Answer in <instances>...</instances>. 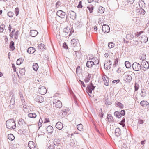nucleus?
Instances as JSON below:
<instances>
[{
	"label": "nucleus",
	"mask_w": 149,
	"mask_h": 149,
	"mask_svg": "<svg viewBox=\"0 0 149 149\" xmlns=\"http://www.w3.org/2000/svg\"><path fill=\"white\" fill-rule=\"evenodd\" d=\"M6 127L8 129L11 128L14 129L16 127V124L13 119L7 120L6 121Z\"/></svg>",
	"instance_id": "obj_1"
},
{
	"label": "nucleus",
	"mask_w": 149,
	"mask_h": 149,
	"mask_svg": "<svg viewBox=\"0 0 149 149\" xmlns=\"http://www.w3.org/2000/svg\"><path fill=\"white\" fill-rule=\"evenodd\" d=\"M132 67L134 70L138 71L142 69V66L141 64L137 62H134L132 65Z\"/></svg>",
	"instance_id": "obj_2"
},
{
	"label": "nucleus",
	"mask_w": 149,
	"mask_h": 149,
	"mask_svg": "<svg viewBox=\"0 0 149 149\" xmlns=\"http://www.w3.org/2000/svg\"><path fill=\"white\" fill-rule=\"evenodd\" d=\"M95 87V86H93L92 83H90L88 85L86 88V91L89 96H90V94L92 93V91L94 89Z\"/></svg>",
	"instance_id": "obj_3"
},
{
	"label": "nucleus",
	"mask_w": 149,
	"mask_h": 149,
	"mask_svg": "<svg viewBox=\"0 0 149 149\" xmlns=\"http://www.w3.org/2000/svg\"><path fill=\"white\" fill-rule=\"evenodd\" d=\"M142 66V70L146 71L149 68V63L146 61H143L141 63Z\"/></svg>",
	"instance_id": "obj_4"
},
{
	"label": "nucleus",
	"mask_w": 149,
	"mask_h": 149,
	"mask_svg": "<svg viewBox=\"0 0 149 149\" xmlns=\"http://www.w3.org/2000/svg\"><path fill=\"white\" fill-rule=\"evenodd\" d=\"M38 91L40 94L44 95L47 92V90L45 87L44 86H40L38 88Z\"/></svg>",
	"instance_id": "obj_5"
},
{
	"label": "nucleus",
	"mask_w": 149,
	"mask_h": 149,
	"mask_svg": "<svg viewBox=\"0 0 149 149\" xmlns=\"http://www.w3.org/2000/svg\"><path fill=\"white\" fill-rule=\"evenodd\" d=\"M53 105L54 107L55 106L56 107L59 108L62 107V106L61 102L59 100H54Z\"/></svg>",
	"instance_id": "obj_6"
},
{
	"label": "nucleus",
	"mask_w": 149,
	"mask_h": 149,
	"mask_svg": "<svg viewBox=\"0 0 149 149\" xmlns=\"http://www.w3.org/2000/svg\"><path fill=\"white\" fill-rule=\"evenodd\" d=\"M70 43L71 46L74 47L78 45L79 42L78 39L74 38L71 40Z\"/></svg>",
	"instance_id": "obj_7"
},
{
	"label": "nucleus",
	"mask_w": 149,
	"mask_h": 149,
	"mask_svg": "<svg viewBox=\"0 0 149 149\" xmlns=\"http://www.w3.org/2000/svg\"><path fill=\"white\" fill-rule=\"evenodd\" d=\"M56 15L61 18H64L65 16V13L62 10L58 11Z\"/></svg>",
	"instance_id": "obj_8"
},
{
	"label": "nucleus",
	"mask_w": 149,
	"mask_h": 149,
	"mask_svg": "<svg viewBox=\"0 0 149 149\" xmlns=\"http://www.w3.org/2000/svg\"><path fill=\"white\" fill-rule=\"evenodd\" d=\"M102 79L104 81V84L108 86L109 85V82L108 77L105 74L102 77Z\"/></svg>",
	"instance_id": "obj_9"
},
{
	"label": "nucleus",
	"mask_w": 149,
	"mask_h": 149,
	"mask_svg": "<svg viewBox=\"0 0 149 149\" xmlns=\"http://www.w3.org/2000/svg\"><path fill=\"white\" fill-rule=\"evenodd\" d=\"M139 40L142 43L143 42L146 43L148 41V38L146 35H143L141 36H139Z\"/></svg>",
	"instance_id": "obj_10"
},
{
	"label": "nucleus",
	"mask_w": 149,
	"mask_h": 149,
	"mask_svg": "<svg viewBox=\"0 0 149 149\" xmlns=\"http://www.w3.org/2000/svg\"><path fill=\"white\" fill-rule=\"evenodd\" d=\"M102 29L104 33H108L110 31V28L108 25L104 24L102 26Z\"/></svg>",
	"instance_id": "obj_11"
},
{
	"label": "nucleus",
	"mask_w": 149,
	"mask_h": 149,
	"mask_svg": "<svg viewBox=\"0 0 149 149\" xmlns=\"http://www.w3.org/2000/svg\"><path fill=\"white\" fill-rule=\"evenodd\" d=\"M28 145L30 149H38L36 147L35 143L32 141H30L29 142Z\"/></svg>",
	"instance_id": "obj_12"
},
{
	"label": "nucleus",
	"mask_w": 149,
	"mask_h": 149,
	"mask_svg": "<svg viewBox=\"0 0 149 149\" xmlns=\"http://www.w3.org/2000/svg\"><path fill=\"white\" fill-rule=\"evenodd\" d=\"M36 100L37 102L41 103L43 102L44 100L43 97L42 96L37 95L36 98Z\"/></svg>",
	"instance_id": "obj_13"
},
{
	"label": "nucleus",
	"mask_w": 149,
	"mask_h": 149,
	"mask_svg": "<svg viewBox=\"0 0 149 149\" xmlns=\"http://www.w3.org/2000/svg\"><path fill=\"white\" fill-rule=\"evenodd\" d=\"M69 17L71 19H74L76 17V13L73 11H71L68 14Z\"/></svg>",
	"instance_id": "obj_14"
},
{
	"label": "nucleus",
	"mask_w": 149,
	"mask_h": 149,
	"mask_svg": "<svg viewBox=\"0 0 149 149\" xmlns=\"http://www.w3.org/2000/svg\"><path fill=\"white\" fill-rule=\"evenodd\" d=\"M131 74H126L125 75V77L127 80V82H128L129 83H130L132 81V78L131 77V75H132V74H133L134 73L131 72Z\"/></svg>",
	"instance_id": "obj_15"
},
{
	"label": "nucleus",
	"mask_w": 149,
	"mask_h": 149,
	"mask_svg": "<svg viewBox=\"0 0 149 149\" xmlns=\"http://www.w3.org/2000/svg\"><path fill=\"white\" fill-rule=\"evenodd\" d=\"M46 130L48 134H52L53 131V127L50 125L48 126L46 128Z\"/></svg>",
	"instance_id": "obj_16"
},
{
	"label": "nucleus",
	"mask_w": 149,
	"mask_h": 149,
	"mask_svg": "<svg viewBox=\"0 0 149 149\" xmlns=\"http://www.w3.org/2000/svg\"><path fill=\"white\" fill-rule=\"evenodd\" d=\"M107 63L104 64V67H105V65L106 66V68L107 69H109L111 66V61L110 60H109Z\"/></svg>",
	"instance_id": "obj_17"
},
{
	"label": "nucleus",
	"mask_w": 149,
	"mask_h": 149,
	"mask_svg": "<svg viewBox=\"0 0 149 149\" xmlns=\"http://www.w3.org/2000/svg\"><path fill=\"white\" fill-rule=\"evenodd\" d=\"M61 143V141L58 139H54V142L53 144L54 146H56V147H57Z\"/></svg>",
	"instance_id": "obj_18"
},
{
	"label": "nucleus",
	"mask_w": 149,
	"mask_h": 149,
	"mask_svg": "<svg viewBox=\"0 0 149 149\" xmlns=\"http://www.w3.org/2000/svg\"><path fill=\"white\" fill-rule=\"evenodd\" d=\"M140 104L141 106L144 107H148L149 103L147 101L143 100L141 102Z\"/></svg>",
	"instance_id": "obj_19"
},
{
	"label": "nucleus",
	"mask_w": 149,
	"mask_h": 149,
	"mask_svg": "<svg viewBox=\"0 0 149 149\" xmlns=\"http://www.w3.org/2000/svg\"><path fill=\"white\" fill-rule=\"evenodd\" d=\"M91 74L88 72H86V77L84 79V81L85 82L87 83L89 81L90 78L91 77Z\"/></svg>",
	"instance_id": "obj_20"
},
{
	"label": "nucleus",
	"mask_w": 149,
	"mask_h": 149,
	"mask_svg": "<svg viewBox=\"0 0 149 149\" xmlns=\"http://www.w3.org/2000/svg\"><path fill=\"white\" fill-rule=\"evenodd\" d=\"M56 127L59 130H61L63 127V124L61 122H58L56 123Z\"/></svg>",
	"instance_id": "obj_21"
},
{
	"label": "nucleus",
	"mask_w": 149,
	"mask_h": 149,
	"mask_svg": "<svg viewBox=\"0 0 149 149\" xmlns=\"http://www.w3.org/2000/svg\"><path fill=\"white\" fill-rule=\"evenodd\" d=\"M115 134L116 136L117 137L120 136L121 135V132L120 129V128L118 127L115 129Z\"/></svg>",
	"instance_id": "obj_22"
},
{
	"label": "nucleus",
	"mask_w": 149,
	"mask_h": 149,
	"mask_svg": "<svg viewBox=\"0 0 149 149\" xmlns=\"http://www.w3.org/2000/svg\"><path fill=\"white\" fill-rule=\"evenodd\" d=\"M35 49L32 47L29 48L27 50V52L29 54H33L35 52Z\"/></svg>",
	"instance_id": "obj_23"
},
{
	"label": "nucleus",
	"mask_w": 149,
	"mask_h": 149,
	"mask_svg": "<svg viewBox=\"0 0 149 149\" xmlns=\"http://www.w3.org/2000/svg\"><path fill=\"white\" fill-rule=\"evenodd\" d=\"M38 33V32L36 30H32L30 31V35L33 37H35Z\"/></svg>",
	"instance_id": "obj_24"
},
{
	"label": "nucleus",
	"mask_w": 149,
	"mask_h": 149,
	"mask_svg": "<svg viewBox=\"0 0 149 149\" xmlns=\"http://www.w3.org/2000/svg\"><path fill=\"white\" fill-rule=\"evenodd\" d=\"M61 111H62L64 114H65L66 115L68 112L69 111V109L67 107H64L61 109Z\"/></svg>",
	"instance_id": "obj_25"
},
{
	"label": "nucleus",
	"mask_w": 149,
	"mask_h": 149,
	"mask_svg": "<svg viewBox=\"0 0 149 149\" xmlns=\"http://www.w3.org/2000/svg\"><path fill=\"white\" fill-rule=\"evenodd\" d=\"M15 99L14 97H13V95L12 96V97L11 98V99L10 101V105L8 106L9 108H11V105H12L13 107V106L15 104Z\"/></svg>",
	"instance_id": "obj_26"
},
{
	"label": "nucleus",
	"mask_w": 149,
	"mask_h": 149,
	"mask_svg": "<svg viewBox=\"0 0 149 149\" xmlns=\"http://www.w3.org/2000/svg\"><path fill=\"white\" fill-rule=\"evenodd\" d=\"M93 65V63L92 61H88L87 62L86 65L88 68H92Z\"/></svg>",
	"instance_id": "obj_27"
},
{
	"label": "nucleus",
	"mask_w": 149,
	"mask_h": 149,
	"mask_svg": "<svg viewBox=\"0 0 149 149\" xmlns=\"http://www.w3.org/2000/svg\"><path fill=\"white\" fill-rule=\"evenodd\" d=\"M107 119L109 122H112L113 121V118L111 114H109L107 115Z\"/></svg>",
	"instance_id": "obj_28"
},
{
	"label": "nucleus",
	"mask_w": 149,
	"mask_h": 149,
	"mask_svg": "<svg viewBox=\"0 0 149 149\" xmlns=\"http://www.w3.org/2000/svg\"><path fill=\"white\" fill-rule=\"evenodd\" d=\"M18 124L19 125L22 126L23 124H26V123L24 119L22 118H20L18 120Z\"/></svg>",
	"instance_id": "obj_29"
},
{
	"label": "nucleus",
	"mask_w": 149,
	"mask_h": 149,
	"mask_svg": "<svg viewBox=\"0 0 149 149\" xmlns=\"http://www.w3.org/2000/svg\"><path fill=\"white\" fill-rule=\"evenodd\" d=\"M38 48L40 50H43L45 48V47L44 44H40L38 46Z\"/></svg>",
	"instance_id": "obj_30"
},
{
	"label": "nucleus",
	"mask_w": 149,
	"mask_h": 149,
	"mask_svg": "<svg viewBox=\"0 0 149 149\" xmlns=\"http://www.w3.org/2000/svg\"><path fill=\"white\" fill-rule=\"evenodd\" d=\"M33 69L35 71H37L38 68V64L36 63H34L33 64Z\"/></svg>",
	"instance_id": "obj_31"
},
{
	"label": "nucleus",
	"mask_w": 149,
	"mask_h": 149,
	"mask_svg": "<svg viewBox=\"0 0 149 149\" xmlns=\"http://www.w3.org/2000/svg\"><path fill=\"white\" fill-rule=\"evenodd\" d=\"M115 104L117 107H119L120 108L122 109L124 107V105L121 103L120 102H118L115 103Z\"/></svg>",
	"instance_id": "obj_32"
},
{
	"label": "nucleus",
	"mask_w": 149,
	"mask_h": 149,
	"mask_svg": "<svg viewBox=\"0 0 149 149\" xmlns=\"http://www.w3.org/2000/svg\"><path fill=\"white\" fill-rule=\"evenodd\" d=\"M9 47L12 50H13L15 49L14 46V42L12 41H11L10 42Z\"/></svg>",
	"instance_id": "obj_33"
},
{
	"label": "nucleus",
	"mask_w": 149,
	"mask_h": 149,
	"mask_svg": "<svg viewBox=\"0 0 149 149\" xmlns=\"http://www.w3.org/2000/svg\"><path fill=\"white\" fill-rule=\"evenodd\" d=\"M7 137L8 139L11 141H13L15 139V137L12 134H8Z\"/></svg>",
	"instance_id": "obj_34"
},
{
	"label": "nucleus",
	"mask_w": 149,
	"mask_h": 149,
	"mask_svg": "<svg viewBox=\"0 0 149 149\" xmlns=\"http://www.w3.org/2000/svg\"><path fill=\"white\" fill-rule=\"evenodd\" d=\"M76 57L77 58L79 59L81 56V54L79 51H75Z\"/></svg>",
	"instance_id": "obj_35"
},
{
	"label": "nucleus",
	"mask_w": 149,
	"mask_h": 149,
	"mask_svg": "<svg viewBox=\"0 0 149 149\" xmlns=\"http://www.w3.org/2000/svg\"><path fill=\"white\" fill-rule=\"evenodd\" d=\"M125 64L126 68H130L131 66V64L128 61H126L125 62Z\"/></svg>",
	"instance_id": "obj_36"
},
{
	"label": "nucleus",
	"mask_w": 149,
	"mask_h": 149,
	"mask_svg": "<svg viewBox=\"0 0 149 149\" xmlns=\"http://www.w3.org/2000/svg\"><path fill=\"white\" fill-rule=\"evenodd\" d=\"M140 95L141 97H144L146 95V93L145 90L144 89H142L141 92L140 93Z\"/></svg>",
	"instance_id": "obj_37"
},
{
	"label": "nucleus",
	"mask_w": 149,
	"mask_h": 149,
	"mask_svg": "<svg viewBox=\"0 0 149 149\" xmlns=\"http://www.w3.org/2000/svg\"><path fill=\"white\" fill-rule=\"evenodd\" d=\"M93 59V61H93V65H97L98 64L99 60L96 58H94Z\"/></svg>",
	"instance_id": "obj_38"
},
{
	"label": "nucleus",
	"mask_w": 149,
	"mask_h": 149,
	"mask_svg": "<svg viewBox=\"0 0 149 149\" xmlns=\"http://www.w3.org/2000/svg\"><path fill=\"white\" fill-rule=\"evenodd\" d=\"M104 10V9L101 6H100L98 8V12L100 13H103Z\"/></svg>",
	"instance_id": "obj_39"
},
{
	"label": "nucleus",
	"mask_w": 149,
	"mask_h": 149,
	"mask_svg": "<svg viewBox=\"0 0 149 149\" xmlns=\"http://www.w3.org/2000/svg\"><path fill=\"white\" fill-rule=\"evenodd\" d=\"M134 38V36L130 34H127L126 36L127 39L132 40Z\"/></svg>",
	"instance_id": "obj_40"
},
{
	"label": "nucleus",
	"mask_w": 149,
	"mask_h": 149,
	"mask_svg": "<svg viewBox=\"0 0 149 149\" xmlns=\"http://www.w3.org/2000/svg\"><path fill=\"white\" fill-rule=\"evenodd\" d=\"M139 58L143 61L145 60L146 58V56L145 54H141L139 56Z\"/></svg>",
	"instance_id": "obj_41"
},
{
	"label": "nucleus",
	"mask_w": 149,
	"mask_h": 149,
	"mask_svg": "<svg viewBox=\"0 0 149 149\" xmlns=\"http://www.w3.org/2000/svg\"><path fill=\"white\" fill-rule=\"evenodd\" d=\"M114 115L116 117L118 118H119L121 117L120 113V112L118 111H116L114 113Z\"/></svg>",
	"instance_id": "obj_42"
},
{
	"label": "nucleus",
	"mask_w": 149,
	"mask_h": 149,
	"mask_svg": "<svg viewBox=\"0 0 149 149\" xmlns=\"http://www.w3.org/2000/svg\"><path fill=\"white\" fill-rule=\"evenodd\" d=\"M77 127L79 131H81L83 129V126L82 124H80L77 125Z\"/></svg>",
	"instance_id": "obj_43"
},
{
	"label": "nucleus",
	"mask_w": 149,
	"mask_h": 149,
	"mask_svg": "<svg viewBox=\"0 0 149 149\" xmlns=\"http://www.w3.org/2000/svg\"><path fill=\"white\" fill-rule=\"evenodd\" d=\"M28 116L30 118H35L36 116L35 113H29L28 115Z\"/></svg>",
	"instance_id": "obj_44"
},
{
	"label": "nucleus",
	"mask_w": 149,
	"mask_h": 149,
	"mask_svg": "<svg viewBox=\"0 0 149 149\" xmlns=\"http://www.w3.org/2000/svg\"><path fill=\"white\" fill-rule=\"evenodd\" d=\"M134 87L135 91H136L139 88V85L137 83L135 82L134 85Z\"/></svg>",
	"instance_id": "obj_45"
},
{
	"label": "nucleus",
	"mask_w": 149,
	"mask_h": 149,
	"mask_svg": "<svg viewBox=\"0 0 149 149\" xmlns=\"http://www.w3.org/2000/svg\"><path fill=\"white\" fill-rule=\"evenodd\" d=\"M115 44L112 42H111L108 43V46L109 48H111L113 47L114 46Z\"/></svg>",
	"instance_id": "obj_46"
},
{
	"label": "nucleus",
	"mask_w": 149,
	"mask_h": 149,
	"mask_svg": "<svg viewBox=\"0 0 149 149\" xmlns=\"http://www.w3.org/2000/svg\"><path fill=\"white\" fill-rule=\"evenodd\" d=\"M70 29L69 28L67 27L63 29V32L67 33H68L70 32Z\"/></svg>",
	"instance_id": "obj_47"
},
{
	"label": "nucleus",
	"mask_w": 149,
	"mask_h": 149,
	"mask_svg": "<svg viewBox=\"0 0 149 149\" xmlns=\"http://www.w3.org/2000/svg\"><path fill=\"white\" fill-rule=\"evenodd\" d=\"M145 3L144 1L141 0V1L139 2V5L140 7H142L145 5Z\"/></svg>",
	"instance_id": "obj_48"
},
{
	"label": "nucleus",
	"mask_w": 149,
	"mask_h": 149,
	"mask_svg": "<svg viewBox=\"0 0 149 149\" xmlns=\"http://www.w3.org/2000/svg\"><path fill=\"white\" fill-rule=\"evenodd\" d=\"M14 15V13L11 11L9 12L8 13V15L10 17H12Z\"/></svg>",
	"instance_id": "obj_49"
},
{
	"label": "nucleus",
	"mask_w": 149,
	"mask_h": 149,
	"mask_svg": "<svg viewBox=\"0 0 149 149\" xmlns=\"http://www.w3.org/2000/svg\"><path fill=\"white\" fill-rule=\"evenodd\" d=\"M43 123V121L42 119L41 118H40L39 123L38 124V125L39 126V128L42 126V124Z\"/></svg>",
	"instance_id": "obj_50"
},
{
	"label": "nucleus",
	"mask_w": 149,
	"mask_h": 149,
	"mask_svg": "<svg viewBox=\"0 0 149 149\" xmlns=\"http://www.w3.org/2000/svg\"><path fill=\"white\" fill-rule=\"evenodd\" d=\"M22 59L19 58L17 60V64L18 65H20L22 63Z\"/></svg>",
	"instance_id": "obj_51"
},
{
	"label": "nucleus",
	"mask_w": 149,
	"mask_h": 149,
	"mask_svg": "<svg viewBox=\"0 0 149 149\" xmlns=\"http://www.w3.org/2000/svg\"><path fill=\"white\" fill-rule=\"evenodd\" d=\"M118 59L117 58H116V59L115 60L113 65L115 67L118 64Z\"/></svg>",
	"instance_id": "obj_52"
},
{
	"label": "nucleus",
	"mask_w": 149,
	"mask_h": 149,
	"mask_svg": "<svg viewBox=\"0 0 149 149\" xmlns=\"http://www.w3.org/2000/svg\"><path fill=\"white\" fill-rule=\"evenodd\" d=\"M25 71L24 68H22L19 71V73L22 75H23L24 74Z\"/></svg>",
	"instance_id": "obj_53"
},
{
	"label": "nucleus",
	"mask_w": 149,
	"mask_h": 149,
	"mask_svg": "<svg viewBox=\"0 0 149 149\" xmlns=\"http://www.w3.org/2000/svg\"><path fill=\"white\" fill-rule=\"evenodd\" d=\"M19 11V9L17 7L15 9V12L16 16H17L18 14Z\"/></svg>",
	"instance_id": "obj_54"
},
{
	"label": "nucleus",
	"mask_w": 149,
	"mask_h": 149,
	"mask_svg": "<svg viewBox=\"0 0 149 149\" xmlns=\"http://www.w3.org/2000/svg\"><path fill=\"white\" fill-rule=\"evenodd\" d=\"M5 26L4 25H2L0 26V32H2L3 31L4 28H5Z\"/></svg>",
	"instance_id": "obj_55"
},
{
	"label": "nucleus",
	"mask_w": 149,
	"mask_h": 149,
	"mask_svg": "<svg viewBox=\"0 0 149 149\" xmlns=\"http://www.w3.org/2000/svg\"><path fill=\"white\" fill-rule=\"evenodd\" d=\"M15 29H13L11 32H10V36L11 38H13V33L15 32Z\"/></svg>",
	"instance_id": "obj_56"
},
{
	"label": "nucleus",
	"mask_w": 149,
	"mask_h": 149,
	"mask_svg": "<svg viewBox=\"0 0 149 149\" xmlns=\"http://www.w3.org/2000/svg\"><path fill=\"white\" fill-rule=\"evenodd\" d=\"M87 8L88 9V10H89L90 11V13H91L93 12V7H90L89 6H88L87 7Z\"/></svg>",
	"instance_id": "obj_57"
},
{
	"label": "nucleus",
	"mask_w": 149,
	"mask_h": 149,
	"mask_svg": "<svg viewBox=\"0 0 149 149\" xmlns=\"http://www.w3.org/2000/svg\"><path fill=\"white\" fill-rule=\"evenodd\" d=\"M80 67L79 66H78L76 68V72L77 74V73L79 72L80 71Z\"/></svg>",
	"instance_id": "obj_58"
},
{
	"label": "nucleus",
	"mask_w": 149,
	"mask_h": 149,
	"mask_svg": "<svg viewBox=\"0 0 149 149\" xmlns=\"http://www.w3.org/2000/svg\"><path fill=\"white\" fill-rule=\"evenodd\" d=\"M59 115L62 117H65L66 116L65 114H64L63 113V112L61 111H60V113H59Z\"/></svg>",
	"instance_id": "obj_59"
},
{
	"label": "nucleus",
	"mask_w": 149,
	"mask_h": 149,
	"mask_svg": "<svg viewBox=\"0 0 149 149\" xmlns=\"http://www.w3.org/2000/svg\"><path fill=\"white\" fill-rule=\"evenodd\" d=\"M139 12H140L141 14L143 15L145 14V12L144 10L142 8L140 9Z\"/></svg>",
	"instance_id": "obj_60"
},
{
	"label": "nucleus",
	"mask_w": 149,
	"mask_h": 149,
	"mask_svg": "<svg viewBox=\"0 0 149 149\" xmlns=\"http://www.w3.org/2000/svg\"><path fill=\"white\" fill-rule=\"evenodd\" d=\"M54 148H55V146H54V145H52H52H49V146H48L47 147V149H54Z\"/></svg>",
	"instance_id": "obj_61"
},
{
	"label": "nucleus",
	"mask_w": 149,
	"mask_h": 149,
	"mask_svg": "<svg viewBox=\"0 0 149 149\" xmlns=\"http://www.w3.org/2000/svg\"><path fill=\"white\" fill-rule=\"evenodd\" d=\"M143 33V31H141L139 32H137L136 33V35L135 36V37L136 38V37L137 38L139 37L141 34Z\"/></svg>",
	"instance_id": "obj_62"
},
{
	"label": "nucleus",
	"mask_w": 149,
	"mask_h": 149,
	"mask_svg": "<svg viewBox=\"0 0 149 149\" xmlns=\"http://www.w3.org/2000/svg\"><path fill=\"white\" fill-rule=\"evenodd\" d=\"M82 2L81 1H80L78 5L77 6V7L78 8H82Z\"/></svg>",
	"instance_id": "obj_63"
},
{
	"label": "nucleus",
	"mask_w": 149,
	"mask_h": 149,
	"mask_svg": "<svg viewBox=\"0 0 149 149\" xmlns=\"http://www.w3.org/2000/svg\"><path fill=\"white\" fill-rule=\"evenodd\" d=\"M120 113V115L124 116L125 114V111L124 110H122Z\"/></svg>",
	"instance_id": "obj_64"
}]
</instances>
